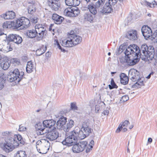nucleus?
Wrapping results in <instances>:
<instances>
[{
    "mask_svg": "<svg viewBox=\"0 0 157 157\" xmlns=\"http://www.w3.org/2000/svg\"><path fill=\"white\" fill-rule=\"evenodd\" d=\"M5 136V142L1 144L2 149L7 152L12 151L19 145L18 142L22 139L19 134L13 135L11 132L6 131L2 133Z\"/></svg>",
    "mask_w": 157,
    "mask_h": 157,
    "instance_id": "1",
    "label": "nucleus"
},
{
    "mask_svg": "<svg viewBox=\"0 0 157 157\" xmlns=\"http://www.w3.org/2000/svg\"><path fill=\"white\" fill-rule=\"evenodd\" d=\"M139 47L136 45H130L126 49L125 54L127 56L126 63L129 65L132 66L139 61V58L141 57Z\"/></svg>",
    "mask_w": 157,
    "mask_h": 157,
    "instance_id": "2",
    "label": "nucleus"
},
{
    "mask_svg": "<svg viewBox=\"0 0 157 157\" xmlns=\"http://www.w3.org/2000/svg\"><path fill=\"white\" fill-rule=\"evenodd\" d=\"M140 52L141 55L145 56L144 58L152 64L157 67V55L154 56L155 50L152 46L148 47L145 44L142 45Z\"/></svg>",
    "mask_w": 157,
    "mask_h": 157,
    "instance_id": "3",
    "label": "nucleus"
},
{
    "mask_svg": "<svg viewBox=\"0 0 157 157\" xmlns=\"http://www.w3.org/2000/svg\"><path fill=\"white\" fill-rule=\"evenodd\" d=\"M82 40V37L75 34H70L65 39L60 41V44L66 47H71L80 44Z\"/></svg>",
    "mask_w": 157,
    "mask_h": 157,
    "instance_id": "4",
    "label": "nucleus"
},
{
    "mask_svg": "<svg viewBox=\"0 0 157 157\" xmlns=\"http://www.w3.org/2000/svg\"><path fill=\"white\" fill-rule=\"evenodd\" d=\"M128 77L132 81L136 82L132 85L133 88H140L144 86V78L140 76L139 71L134 69H131L128 72Z\"/></svg>",
    "mask_w": 157,
    "mask_h": 157,
    "instance_id": "5",
    "label": "nucleus"
},
{
    "mask_svg": "<svg viewBox=\"0 0 157 157\" xmlns=\"http://www.w3.org/2000/svg\"><path fill=\"white\" fill-rule=\"evenodd\" d=\"M81 127V128L76 127L75 129L78 133L79 139L82 140L88 136L91 132L92 129L89 126L88 123L86 122H83Z\"/></svg>",
    "mask_w": 157,
    "mask_h": 157,
    "instance_id": "6",
    "label": "nucleus"
},
{
    "mask_svg": "<svg viewBox=\"0 0 157 157\" xmlns=\"http://www.w3.org/2000/svg\"><path fill=\"white\" fill-rule=\"evenodd\" d=\"M50 147V143L48 140L44 139L38 140L36 143V147L37 151L41 154L47 153Z\"/></svg>",
    "mask_w": 157,
    "mask_h": 157,
    "instance_id": "7",
    "label": "nucleus"
},
{
    "mask_svg": "<svg viewBox=\"0 0 157 157\" xmlns=\"http://www.w3.org/2000/svg\"><path fill=\"white\" fill-rule=\"evenodd\" d=\"M9 74L8 76V81L9 82H15V83H18L23 78L24 72L23 71L20 72L18 69H15L13 71H10Z\"/></svg>",
    "mask_w": 157,
    "mask_h": 157,
    "instance_id": "8",
    "label": "nucleus"
},
{
    "mask_svg": "<svg viewBox=\"0 0 157 157\" xmlns=\"http://www.w3.org/2000/svg\"><path fill=\"white\" fill-rule=\"evenodd\" d=\"M35 28L37 33L36 40L40 41L47 34V31L46 30V26L41 24H36Z\"/></svg>",
    "mask_w": 157,
    "mask_h": 157,
    "instance_id": "9",
    "label": "nucleus"
},
{
    "mask_svg": "<svg viewBox=\"0 0 157 157\" xmlns=\"http://www.w3.org/2000/svg\"><path fill=\"white\" fill-rule=\"evenodd\" d=\"M76 132L75 129L74 131L71 132L70 136L62 142V144L68 146L72 145L73 143L79 139L78 133Z\"/></svg>",
    "mask_w": 157,
    "mask_h": 157,
    "instance_id": "10",
    "label": "nucleus"
},
{
    "mask_svg": "<svg viewBox=\"0 0 157 157\" xmlns=\"http://www.w3.org/2000/svg\"><path fill=\"white\" fill-rule=\"evenodd\" d=\"M14 27L20 29H25L29 27L30 22L29 19L22 17L14 21Z\"/></svg>",
    "mask_w": 157,
    "mask_h": 157,
    "instance_id": "11",
    "label": "nucleus"
},
{
    "mask_svg": "<svg viewBox=\"0 0 157 157\" xmlns=\"http://www.w3.org/2000/svg\"><path fill=\"white\" fill-rule=\"evenodd\" d=\"M52 130H48V132L46 133V138L51 141H53L59 137V133L56 129V127H53Z\"/></svg>",
    "mask_w": 157,
    "mask_h": 157,
    "instance_id": "12",
    "label": "nucleus"
},
{
    "mask_svg": "<svg viewBox=\"0 0 157 157\" xmlns=\"http://www.w3.org/2000/svg\"><path fill=\"white\" fill-rule=\"evenodd\" d=\"M67 119V118L66 117L63 116L59 118L56 124V127L57 129L63 130L65 131Z\"/></svg>",
    "mask_w": 157,
    "mask_h": 157,
    "instance_id": "13",
    "label": "nucleus"
},
{
    "mask_svg": "<svg viewBox=\"0 0 157 157\" xmlns=\"http://www.w3.org/2000/svg\"><path fill=\"white\" fill-rule=\"evenodd\" d=\"M141 32L143 36L146 39L149 38L152 34L151 29L147 26H143L141 29Z\"/></svg>",
    "mask_w": 157,
    "mask_h": 157,
    "instance_id": "14",
    "label": "nucleus"
},
{
    "mask_svg": "<svg viewBox=\"0 0 157 157\" xmlns=\"http://www.w3.org/2000/svg\"><path fill=\"white\" fill-rule=\"evenodd\" d=\"M10 62L8 58L6 57H4L1 60L0 64V67L4 70H7L10 65Z\"/></svg>",
    "mask_w": 157,
    "mask_h": 157,
    "instance_id": "15",
    "label": "nucleus"
},
{
    "mask_svg": "<svg viewBox=\"0 0 157 157\" xmlns=\"http://www.w3.org/2000/svg\"><path fill=\"white\" fill-rule=\"evenodd\" d=\"M8 40L9 41H13L16 44H18L22 42V39L19 35L11 34L8 36Z\"/></svg>",
    "mask_w": 157,
    "mask_h": 157,
    "instance_id": "16",
    "label": "nucleus"
},
{
    "mask_svg": "<svg viewBox=\"0 0 157 157\" xmlns=\"http://www.w3.org/2000/svg\"><path fill=\"white\" fill-rule=\"evenodd\" d=\"M36 130V132L37 135L40 136L45 134L46 133V131L45 129V126L42 125V124L40 122L37 123L35 126Z\"/></svg>",
    "mask_w": 157,
    "mask_h": 157,
    "instance_id": "17",
    "label": "nucleus"
},
{
    "mask_svg": "<svg viewBox=\"0 0 157 157\" xmlns=\"http://www.w3.org/2000/svg\"><path fill=\"white\" fill-rule=\"evenodd\" d=\"M112 5L109 2L105 3L104 6L102 9L100 11V12L102 13H110L113 11V9L112 7Z\"/></svg>",
    "mask_w": 157,
    "mask_h": 157,
    "instance_id": "18",
    "label": "nucleus"
},
{
    "mask_svg": "<svg viewBox=\"0 0 157 157\" xmlns=\"http://www.w3.org/2000/svg\"><path fill=\"white\" fill-rule=\"evenodd\" d=\"M126 36L129 40H136L137 39V31L134 30H130L127 33Z\"/></svg>",
    "mask_w": 157,
    "mask_h": 157,
    "instance_id": "19",
    "label": "nucleus"
},
{
    "mask_svg": "<svg viewBox=\"0 0 157 157\" xmlns=\"http://www.w3.org/2000/svg\"><path fill=\"white\" fill-rule=\"evenodd\" d=\"M87 8L89 10V13L92 14L95 16L97 13V9L98 8L96 7V6L93 3L91 2L87 5Z\"/></svg>",
    "mask_w": 157,
    "mask_h": 157,
    "instance_id": "20",
    "label": "nucleus"
},
{
    "mask_svg": "<svg viewBox=\"0 0 157 157\" xmlns=\"http://www.w3.org/2000/svg\"><path fill=\"white\" fill-rule=\"evenodd\" d=\"M56 121L53 119L47 120L44 121L43 124L45 127L51 128L55 124Z\"/></svg>",
    "mask_w": 157,
    "mask_h": 157,
    "instance_id": "21",
    "label": "nucleus"
},
{
    "mask_svg": "<svg viewBox=\"0 0 157 157\" xmlns=\"http://www.w3.org/2000/svg\"><path fill=\"white\" fill-rule=\"evenodd\" d=\"M15 13L13 11H8L5 14H3L1 15L2 17L5 19H13L15 17Z\"/></svg>",
    "mask_w": 157,
    "mask_h": 157,
    "instance_id": "22",
    "label": "nucleus"
},
{
    "mask_svg": "<svg viewBox=\"0 0 157 157\" xmlns=\"http://www.w3.org/2000/svg\"><path fill=\"white\" fill-rule=\"evenodd\" d=\"M65 2L67 6H78L80 2V0H65Z\"/></svg>",
    "mask_w": 157,
    "mask_h": 157,
    "instance_id": "23",
    "label": "nucleus"
},
{
    "mask_svg": "<svg viewBox=\"0 0 157 157\" xmlns=\"http://www.w3.org/2000/svg\"><path fill=\"white\" fill-rule=\"evenodd\" d=\"M48 4L52 10L55 11L58 10L60 7V3L59 1L48 3Z\"/></svg>",
    "mask_w": 157,
    "mask_h": 157,
    "instance_id": "24",
    "label": "nucleus"
},
{
    "mask_svg": "<svg viewBox=\"0 0 157 157\" xmlns=\"http://www.w3.org/2000/svg\"><path fill=\"white\" fill-rule=\"evenodd\" d=\"M95 17V15L88 12L85 13L84 15V17L85 20L90 23L93 22Z\"/></svg>",
    "mask_w": 157,
    "mask_h": 157,
    "instance_id": "25",
    "label": "nucleus"
},
{
    "mask_svg": "<svg viewBox=\"0 0 157 157\" xmlns=\"http://www.w3.org/2000/svg\"><path fill=\"white\" fill-rule=\"evenodd\" d=\"M35 69V65L31 61L28 62L26 67V71L28 73H30L33 71Z\"/></svg>",
    "mask_w": 157,
    "mask_h": 157,
    "instance_id": "26",
    "label": "nucleus"
},
{
    "mask_svg": "<svg viewBox=\"0 0 157 157\" xmlns=\"http://www.w3.org/2000/svg\"><path fill=\"white\" fill-rule=\"evenodd\" d=\"M121 83L124 85L127 84L128 82V78L126 75L124 73L121 74L120 75Z\"/></svg>",
    "mask_w": 157,
    "mask_h": 157,
    "instance_id": "27",
    "label": "nucleus"
},
{
    "mask_svg": "<svg viewBox=\"0 0 157 157\" xmlns=\"http://www.w3.org/2000/svg\"><path fill=\"white\" fill-rule=\"evenodd\" d=\"M52 19L54 20L56 24H60L63 19V18L61 17L56 14H53L52 16Z\"/></svg>",
    "mask_w": 157,
    "mask_h": 157,
    "instance_id": "28",
    "label": "nucleus"
},
{
    "mask_svg": "<svg viewBox=\"0 0 157 157\" xmlns=\"http://www.w3.org/2000/svg\"><path fill=\"white\" fill-rule=\"evenodd\" d=\"M74 124V122L72 120H68L67 123H66L65 132H67L72 128Z\"/></svg>",
    "mask_w": 157,
    "mask_h": 157,
    "instance_id": "29",
    "label": "nucleus"
},
{
    "mask_svg": "<svg viewBox=\"0 0 157 157\" xmlns=\"http://www.w3.org/2000/svg\"><path fill=\"white\" fill-rule=\"evenodd\" d=\"M27 36L30 38H33L36 37H37V33L36 29H32L29 30L26 33Z\"/></svg>",
    "mask_w": 157,
    "mask_h": 157,
    "instance_id": "30",
    "label": "nucleus"
},
{
    "mask_svg": "<svg viewBox=\"0 0 157 157\" xmlns=\"http://www.w3.org/2000/svg\"><path fill=\"white\" fill-rule=\"evenodd\" d=\"M36 6L35 4H30L28 5V10L29 13L33 14L35 12Z\"/></svg>",
    "mask_w": 157,
    "mask_h": 157,
    "instance_id": "31",
    "label": "nucleus"
},
{
    "mask_svg": "<svg viewBox=\"0 0 157 157\" xmlns=\"http://www.w3.org/2000/svg\"><path fill=\"white\" fill-rule=\"evenodd\" d=\"M14 21H6L3 23L2 27L4 29L10 28L12 27H14Z\"/></svg>",
    "mask_w": 157,
    "mask_h": 157,
    "instance_id": "32",
    "label": "nucleus"
},
{
    "mask_svg": "<svg viewBox=\"0 0 157 157\" xmlns=\"http://www.w3.org/2000/svg\"><path fill=\"white\" fill-rule=\"evenodd\" d=\"M80 10L77 8H72L71 17H74L77 16L80 13Z\"/></svg>",
    "mask_w": 157,
    "mask_h": 157,
    "instance_id": "33",
    "label": "nucleus"
},
{
    "mask_svg": "<svg viewBox=\"0 0 157 157\" xmlns=\"http://www.w3.org/2000/svg\"><path fill=\"white\" fill-rule=\"evenodd\" d=\"M79 148L80 151H82L86 148L87 144V143L86 141H82L78 143Z\"/></svg>",
    "mask_w": 157,
    "mask_h": 157,
    "instance_id": "34",
    "label": "nucleus"
},
{
    "mask_svg": "<svg viewBox=\"0 0 157 157\" xmlns=\"http://www.w3.org/2000/svg\"><path fill=\"white\" fill-rule=\"evenodd\" d=\"M47 48L46 46H42L39 49H38L36 51V54L37 56H39L43 54L46 50Z\"/></svg>",
    "mask_w": 157,
    "mask_h": 157,
    "instance_id": "35",
    "label": "nucleus"
},
{
    "mask_svg": "<svg viewBox=\"0 0 157 157\" xmlns=\"http://www.w3.org/2000/svg\"><path fill=\"white\" fill-rule=\"evenodd\" d=\"M14 157H27L25 151H19L14 155Z\"/></svg>",
    "mask_w": 157,
    "mask_h": 157,
    "instance_id": "36",
    "label": "nucleus"
},
{
    "mask_svg": "<svg viewBox=\"0 0 157 157\" xmlns=\"http://www.w3.org/2000/svg\"><path fill=\"white\" fill-rule=\"evenodd\" d=\"M12 50V47L10 44H7L6 46H4L1 49V51H4V52H8Z\"/></svg>",
    "mask_w": 157,
    "mask_h": 157,
    "instance_id": "37",
    "label": "nucleus"
},
{
    "mask_svg": "<svg viewBox=\"0 0 157 157\" xmlns=\"http://www.w3.org/2000/svg\"><path fill=\"white\" fill-rule=\"evenodd\" d=\"M105 0H98L96 3L95 5L98 8H101L105 3Z\"/></svg>",
    "mask_w": 157,
    "mask_h": 157,
    "instance_id": "38",
    "label": "nucleus"
},
{
    "mask_svg": "<svg viewBox=\"0 0 157 157\" xmlns=\"http://www.w3.org/2000/svg\"><path fill=\"white\" fill-rule=\"evenodd\" d=\"M72 8H68L66 9L63 11L64 15L70 17Z\"/></svg>",
    "mask_w": 157,
    "mask_h": 157,
    "instance_id": "39",
    "label": "nucleus"
},
{
    "mask_svg": "<svg viewBox=\"0 0 157 157\" xmlns=\"http://www.w3.org/2000/svg\"><path fill=\"white\" fill-rule=\"evenodd\" d=\"M145 4L147 7L150 8H154L157 5L156 2L155 1L152 2L151 3L146 1Z\"/></svg>",
    "mask_w": 157,
    "mask_h": 157,
    "instance_id": "40",
    "label": "nucleus"
},
{
    "mask_svg": "<svg viewBox=\"0 0 157 157\" xmlns=\"http://www.w3.org/2000/svg\"><path fill=\"white\" fill-rule=\"evenodd\" d=\"M154 42H157V30H156L152 35H151L149 38Z\"/></svg>",
    "mask_w": 157,
    "mask_h": 157,
    "instance_id": "41",
    "label": "nucleus"
},
{
    "mask_svg": "<svg viewBox=\"0 0 157 157\" xmlns=\"http://www.w3.org/2000/svg\"><path fill=\"white\" fill-rule=\"evenodd\" d=\"M80 148H79L78 144L77 143L74 145L72 148L73 151L74 153H77L80 152Z\"/></svg>",
    "mask_w": 157,
    "mask_h": 157,
    "instance_id": "42",
    "label": "nucleus"
},
{
    "mask_svg": "<svg viewBox=\"0 0 157 157\" xmlns=\"http://www.w3.org/2000/svg\"><path fill=\"white\" fill-rule=\"evenodd\" d=\"M109 86L110 89H112L114 88H117V86L115 83L113 79V78L111 79V85H109Z\"/></svg>",
    "mask_w": 157,
    "mask_h": 157,
    "instance_id": "43",
    "label": "nucleus"
},
{
    "mask_svg": "<svg viewBox=\"0 0 157 157\" xmlns=\"http://www.w3.org/2000/svg\"><path fill=\"white\" fill-rule=\"evenodd\" d=\"M8 40V37H7V36L6 34L4 33L0 34V40L2 41H7Z\"/></svg>",
    "mask_w": 157,
    "mask_h": 157,
    "instance_id": "44",
    "label": "nucleus"
},
{
    "mask_svg": "<svg viewBox=\"0 0 157 157\" xmlns=\"http://www.w3.org/2000/svg\"><path fill=\"white\" fill-rule=\"evenodd\" d=\"M54 44L55 45H57L58 47L62 52H64L66 51L63 48H62L60 45V44L57 40H54Z\"/></svg>",
    "mask_w": 157,
    "mask_h": 157,
    "instance_id": "45",
    "label": "nucleus"
},
{
    "mask_svg": "<svg viewBox=\"0 0 157 157\" xmlns=\"http://www.w3.org/2000/svg\"><path fill=\"white\" fill-rule=\"evenodd\" d=\"M5 80L3 77H0V90H2L4 86Z\"/></svg>",
    "mask_w": 157,
    "mask_h": 157,
    "instance_id": "46",
    "label": "nucleus"
},
{
    "mask_svg": "<svg viewBox=\"0 0 157 157\" xmlns=\"http://www.w3.org/2000/svg\"><path fill=\"white\" fill-rule=\"evenodd\" d=\"M71 109L74 111L78 110V107L76 105V103L75 102L71 103Z\"/></svg>",
    "mask_w": 157,
    "mask_h": 157,
    "instance_id": "47",
    "label": "nucleus"
},
{
    "mask_svg": "<svg viewBox=\"0 0 157 157\" xmlns=\"http://www.w3.org/2000/svg\"><path fill=\"white\" fill-rule=\"evenodd\" d=\"M129 99V97L128 95H125L122 97L121 101L122 102H124L128 100Z\"/></svg>",
    "mask_w": 157,
    "mask_h": 157,
    "instance_id": "48",
    "label": "nucleus"
},
{
    "mask_svg": "<svg viewBox=\"0 0 157 157\" xmlns=\"http://www.w3.org/2000/svg\"><path fill=\"white\" fill-rule=\"evenodd\" d=\"M121 124V125L123 128V127H126L129 124V122L128 121H125L122 124Z\"/></svg>",
    "mask_w": 157,
    "mask_h": 157,
    "instance_id": "49",
    "label": "nucleus"
},
{
    "mask_svg": "<svg viewBox=\"0 0 157 157\" xmlns=\"http://www.w3.org/2000/svg\"><path fill=\"white\" fill-rule=\"evenodd\" d=\"M30 21L33 23H36L37 22L38 18L34 16L30 18Z\"/></svg>",
    "mask_w": 157,
    "mask_h": 157,
    "instance_id": "50",
    "label": "nucleus"
},
{
    "mask_svg": "<svg viewBox=\"0 0 157 157\" xmlns=\"http://www.w3.org/2000/svg\"><path fill=\"white\" fill-rule=\"evenodd\" d=\"M26 129V128L25 127L21 125H20L19 126L18 130L20 132H23L25 131Z\"/></svg>",
    "mask_w": 157,
    "mask_h": 157,
    "instance_id": "51",
    "label": "nucleus"
},
{
    "mask_svg": "<svg viewBox=\"0 0 157 157\" xmlns=\"http://www.w3.org/2000/svg\"><path fill=\"white\" fill-rule=\"evenodd\" d=\"M117 0H109V2L112 5H115L117 3Z\"/></svg>",
    "mask_w": 157,
    "mask_h": 157,
    "instance_id": "52",
    "label": "nucleus"
},
{
    "mask_svg": "<svg viewBox=\"0 0 157 157\" xmlns=\"http://www.w3.org/2000/svg\"><path fill=\"white\" fill-rule=\"evenodd\" d=\"M123 128L121 125V124H120L118 127L117 128V129L116 130V132L117 133H118L120 132L121 130Z\"/></svg>",
    "mask_w": 157,
    "mask_h": 157,
    "instance_id": "53",
    "label": "nucleus"
},
{
    "mask_svg": "<svg viewBox=\"0 0 157 157\" xmlns=\"http://www.w3.org/2000/svg\"><path fill=\"white\" fill-rule=\"evenodd\" d=\"M127 58H124V57H122L120 59V61L121 63H126V61L127 59Z\"/></svg>",
    "mask_w": 157,
    "mask_h": 157,
    "instance_id": "54",
    "label": "nucleus"
},
{
    "mask_svg": "<svg viewBox=\"0 0 157 157\" xmlns=\"http://www.w3.org/2000/svg\"><path fill=\"white\" fill-rule=\"evenodd\" d=\"M124 47V46L122 45H121L120 46L118 50L119 53L122 52V50L123 49Z\"/></svg>",
    "mask_w": 157,
    "mask_h": 157,
    "instance_id": "55",
    "label": "nucleus"
},
{
    "mask_svg": "<svg viewBox=\"0 0 157 157\" xmlns=\"http://www.w3.org/2000/svg\"><path fill=\"white\" fill-rule=\"evenodd\" d=\"M109 113V110L108 109H105V110L102 113V114H103L104 115H108Z\"/></svg>",
    "mask_w": 157,
    "mask_h": 157,
    "instance_id": "56",
    "label": "nucleus"
},
{
    "mask_svg": "<svg viewBox=\"0 0 157 157\" xmlns=\"http://www.w3.org/2000/svg\"><path fill=\"white\" fill-rule=\"evenodd\" d=\"M94 141L92 140L90 142V143L89 144V146L91 148V149L93 148V146L94 145Z\"/></svg>",
    "mask_w": 157,
    "mask_h": 157,
    "instance_id": "57",
    "label": "nucleus"
},
{
    "mask_svg": "<svg viewBox=\"0 0 157 157\" xmlns=\"http://www.w3.org/2000/svg\"><path fill=\"white\" fill-rule=\"evenodd\" d=\"M4 75V73L1 70H0V77H3V76Z\"/></svg>",
    "mask_w": 157,
    "mask_h": 157,
    "instance_id": "58",
    "label": "nucleus"
},
{
    "mask_svg": "<svg viewBox=\"0 0 157 157\" xmlns=\"http://www.w3.org/2000/svg\"><path fill=\"white\" fill-rule=\"evenodd\" d=\"M59 1V0H48V3H50L53 2H56Z\"/></svg>",
    "mask_w": 157,
    "mask_h": 157,
    "instance_id": "59",
    "label": "nucleus"
},
{
    "mask_svg": "<svg viewBox=\"0 0 157 157\" xmlns=\"http://www.w3.org/2000/svg\"><path fill=\"white\" fill-rule=\"evenodd\" d=\"M154 74V73L153 72H151L150 73L148 76L146 78L147 79H149L151 76V75H152Z\"/></svg>",
    "mask_w": 157,
    "mask_h": 157,
    "instance_id": "60",
    "label": "nucleus"
},
{
    "mask_svg": "<svg viewBox=\"0 0 157 157\" xmlns=\"http://www.w3.org/2000/svg\"><path fill=\"white\" fill-rule=\"evenodd\" d=\"M16 61V63L18 64V65H19V64H20V61H19V60L17 59H16L14 61Z\"/></svg>",
    "mask_w": 157,
    "mask_h": 157,
    "instance_id": "61",
    "label": "nucleus"
},
{
    "mask_svg": "<svg viewBox=\"0 0 157 157\" xmlns=\"http://www.w3.org/2000/svg\"><path fill=\"white\" fill-rule=\"evenodd\" d=\"M152 140L151 138H149L148 139V142H150V143H151L152 142Z\"/></svg>",
    "mask_w": 157,
    "mask_h": 157,
    "instance_id": "62",
    "label": "nucleus"
},
{
    "mask_svg": "<svg viewBox=\"0 0 157 157\" xmlns=\"http://www.w3.org/2000/svg\"><path fill=\"white\" fill-rule=\"evenodd\" d=\"M53 24H51L50 25V26L49 28V30L50 31H52V27L53 26Z\"/></svg>",
    "mask_w": 157,
    "mask_h": 157,
    "instance_id": "63",
    "label": "nucleus"
},
{
    "mask_svg": "<svg viewBox=\"0 0 157 157\" xmlns=\"http://www.w3.org/2000/svg\"><path fill=\"white\" fill-rule=\"evenodd\" d=\"M85 1L86 2V3L88 4L87 5L91 3L90 2V0H85Z\"/></svg>",
    "mask_w": 157,
    "mask_h": 157,
    "instance_id": "64",
    "label": "nucleus"
}]
</instances>
